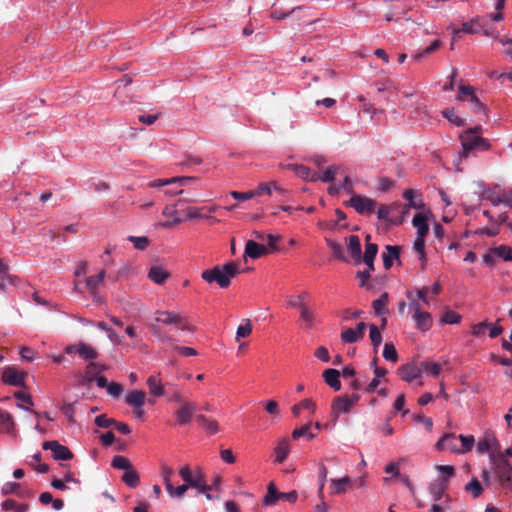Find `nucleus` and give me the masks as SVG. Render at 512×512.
<instances>
[{
  "instance_id": "nucleus-1",
  "label": "nucleus",
  "mask_w": 512,
  "mask_h": 512,
  "mask_svg": "<svg viewBox=\"0 0 512 512\" xmlns=\"http://www.w3.org/2000/svg\"><path fill=\"white\" fill-rule=\"evenodd\" d=\"M241 273L236 262H229L223 266H215L202 272V279L208 283L216 282L221 288L229 287L231 279Z\"/></svg>"
},
{
  "instance_id": "nucleus-2",
  "label": "nucleus",
  "mask_w": 512,
  "mask_h": 512,
  "mask_svg": "<svg viewBox=\"0 0 512 512\" xmlns=\"http://www.w3.org/2000/svg\"><path fill=\"white\" fill-rule=\"evenodd\" d=\"M479 197L481 200L489 201L493 206L503 204L512 208V188H501L500 185L485 187Z\"/></svg>"
},
{
  "instance_id": "nucleus-3",
  "label": "nucleus",
  "mask_w": 512,
  "mask_h": 512,
  "mask_svg": "<svg viewBox=\"0 0 512 512\" xmlns=\"http://www.w3.org/2000/svg\"><path fill=\"white\" fill-rule=\"evenodd\" d=\"M493 471L503 489L511 488L512 466L501 453H490Z\"/></svg>"
},
{
  "instance_id": "nucleus-4",
  "label": "nucleus",
  "mask_w": 512,
  "mask_h": 512,
  "mask_svg": "<svg viewBox=\"0 0 512 512\" xmlns=\"http://www.w3.org/2000/svg\"><path fill=\"white\" fill-rule=\"evenodd\" d=\"M179 475L189 487L196 488L199 493L206 494L207 498L211 499V495L208 493L211 490V486L207 485L205 476L200 469H197L193 474L189 466L186 465L180 469Z\"/></svg>"
},
{
  "instance_id": "nucleus-5",
  "label": "nucleus",
  "mask_w": 512,
  "mask_h": 512,
  "mask_svg": "<svg viewBox=\"0 0 512 512\" xmlns=\"http://www.w3.org/2000/svg\"><path fill=\"white\" fill-rule=\"evenodd\" d=\"M155 322L165 325H174L182 331L193 332L195 330L194 326H192L185 317L172 311L157 310Z\"/></svg>"
},
{
  "instance_id": "nucleus-6",
  "label": "nucleus",
  "mask_w": 512,
  "mask_h": 512,
  "mask_svg": "<svg viewBox=\"0 0 512 512\" xmlns=\"http://www.w3.org/2000/svg\"><path fill=\"white\" fill-rule=\"evenodd\" d=\"M461 144L463 148V156L467 157L468 153L474 149L489 150L490 143L477 135H473L471 131H466L461 136Z\"/></svg>"
},
{
  "instance_id": "nucleus-7",
  "label": "nucleus",
  "mask_w": 512,
  "mask_h": 512,
  "mask_svg": "<svg viewBox=\"0 0 512 512\" xmlns=\"http://www.w3.org/2000/svg\"><path fill=\"white\" fill-rule=\"evenodd\" d=\"M346 206L352 207L361 215H370L375 211L377 202L371 198L358 194H353L351 198L345 202Z\"/></svg>"
},
{
  "instance_id": "nucleus-8",
  "label": "nucleus",
  "mask_w": 512,
  "mask_h": 512,
  "mask_svg": "<svg viewBox=\"0 0 512 512\" xmlns=\"http://www.w3.org/2000/svg\"><path fill=\"white\" fill-rule=\"evenodd\" d=\"M27 372L16 369L15 367H5L2 372V381L5 384L15 387H25Z\"/></svg>"
},
{
  "instance_id": "nucleus-9",
  "label": "nucleus",
  "mask_w": 512,
  "mask_h": 512,
  "mask_svg": "<svg viewBox=\"0 0 512 512\" xmlns=\"http://www.w3.org/2000/svg\"><path fill=\"white\" fill-rule=\"evenodd\" d=\"M477 450L479 453H501V445L493 431H486L484 437L478 442Z\"/></svg>"
},
{
  "instance_id": "nucleus-10",
  "label": "nucleus",
  "mask_w": 512,
  "mask_h": 512,
  "mask_svg": "<svg viewBox=\"0 0 512 512\" xmlns=\"http://www.w3.org/2000/svg\"><path fill=\"white\" fill-rule=\"evenodd\" d=\"M42 448L44 450L52 451V456L55 460L68 461L73 458V453L70 451V449L55 440L45 441L42 444Z\"/></svg>"
},
{
  "instance_id": "nucleus-11",
  "label": "nucleus",
  "mask_w": 512,
  "mask_h": 512,
  "mask_svg": "<svg viewBox=\"0 0 512 512\" xmlns=\"http://www.w3.org/2000/svg\"><path fill=\"white\" fill-rule=\"evenodd\" d=\"M65 353L66 354L76 353L83 360H86V361H91L98 357L97 351L91 345L84 343V342L66 346Z\"/></svg>"
},
{
  "instance_id": "nucleus-12",
  "label": "nucleus",
  "mask_w": 512,
  "mask_h": 512,
  "mask_svg": "<svg viewBox=\"0 0 512 512\" xmlns=\"http://www.w3.org/2000/svg\"><path fill=\"white\" fill-rule=\"evenodd\" d=\"M287 305L290 308H298L300 310V319L305 322L306 328H311L314 324L315 313L309 309L304 303L296 302L294 296H289L287 299Z\"/></svg>"
},
{
  "instance_id": "nucleus-13",
  "label": "nucleus",
  "mask_w": 512,
  "mask_h": 512,
  "mask_svg": "<svg viewBox=\"0 0 512 512\" xmlns=\"http://www.w3.org/2000/svg\"><path fill=\"white\" fill-rule=\"evenodd\" d=\"M421 373L422 368H420V365L417 366L414 363H406L397 369V374L399 377L408 383L412 382L414 379L419 378Z\"/></svg>"
},
{
  "instance_id": "nucleus-14",
  "label": "nucleus",
  "mask_w": 512,
  "mask_h": 512,
  "mask_svg": "<svg viewBox=\"0 0 512 512\" xmlns=\"http://www.w3.org/2000/svg\"><path fill=\"white\" fill-rule=\"evenodd\" d=\"M195 411L196 405L193 402H183L180 408L175 412L177 424L183 426L190 423Z\"/></svg>"
},
{
  "instance_id": "nucleus-15",
  "label": "nucleus",
  "mask_w": 512,
  "mask_h": 512,
  "mask_svg": "<svg viewBox=\"0 0 512 512\" xmlns=\"http://www.w3.org/2000/svg\"><path fill=\"white\" fill-rule=\"evenodd\" d=\"M353 406L348 400V396H337L333 399L331 404V413L334 418H338L340 413H348Z\"/></svg>"
},
{
  "instance_id": "nucleus-16",
  "label": "nucleus",
  "mask_w": 512,
  "mask_h": 512,
  "mask_svg": "<svg viewBox=\"0 0 512 512\" xmlns=\"http://www.w3.org/2000/svg\"><path fill=\"white\" fill-rule=\"evenodd\" d=\"M449 482H447V479H438L430 483L429 485V493L431 494L433 500L435 502L441 501L442 498L445 499L446 489L448 488Z\"/></svg>"
},
{
  "instance_id": "nucleus-17",
  "label": "nucleus",
  "mask_w": 512,
  "mask_h": 512,
  "mask_svg": "<svg viewBox=\"0 0 512 512\" xmlns=\"http://www.w3.org/2000/svg\"><path fill=\"white\" fill-rule=\"evenodd\" d=\"M436 448L440 450H449L451 452L458 453L459 441L457 436L453 433L445 434L436 443Z\"/></svg>"
},
{
  "instance_id": "nucleus-18",
  "label": "nucleus",
  "mask_w": 512,
  "mask_h": 512,
  "mask_svg": "<svg viewBox=\"0 0 512 512\" xmlns=\"http://www.w3.org/2000/svg\"><path fill=\"white\" fill-rule=\"evenodd\" d=\"M196 180L195 177L189 176H177L170 179H157L148 183V187L150 188H158L162 186H171L174 184L184 185L186 182Z\"/></svg>"
},
{
  "instance_id": "nucleus-19",
  "label": "nucleus",
  "mask_w": 512,
  "mask_h": 512,
  "mask_svg": "<svg viewBox=\"0 0 512 512\" xmlns=\"http://www.w3.org/2000/svg\"><path fill=\"white\" fill-rule=\"evenodd\" d=\"M268 253L269 249L266 246L259 244L253 240H248L246 242L245 256H248L252 259H258L261 256L266 255Z\"/></svg>"
},
{
  "instance_id": "nucleus-20",
  "label": "nucleus",
  "mask_w": 512,
  "mask_h": 512,
  "mask_svg": "<svg viewBox=\"0 0 512 512\" xmlns=\"http://www.w3.org/2000/svg\"><path fill=\"white\" fill-rule=\"evenodd\" d=\"M147 386L151 395L155 397L165 396V385L162 384L160 374L151 375L147 379Z\"/></svg>"
},
{
  "instance_id": "nucleus-21",
  "label": "nucleus",
  "mask_w": 512,
  "mask_h": 512,
  "mask_svg": "<svg viewBox=\"0 0 512 512\" xmlns=\"http://www.w3.org/2000/svg\"><path fill=\"white\" fill-rule=\"evenodd\" d=\"M398 204H391V205H381L377 210V217L380 220L387 221L393 225H400L403 222L402 218H390V213L394 209L398 208Z\"/></svg>"
},
{
  "instance_id": "nucleus-22",
  "label": "nucleus",
  "mask_w": 512,
  "mask_h": 512,
  "mask_svg": "<svg viewBox=\"0 0 512 512\" xmlns=\"http://www.w3.org/2000/svg\"><path fill=\"white\" fill-rule=\"evenodd\" d=\"M162 214L166 217L172 218L171 220L165 221L161 224L164 228H172L183 221L182 218L178 217V211L176 205H167L164 207Z\"/></svg>"
},
{
  "instance_id": "nucleus-23",
  "label": "nucleus",
  "mask_w": 512,
  "mask_h": 512,
  "mask_svg": "<svg viewBox=\"0 0 512 512\" xmlns=\"http://www.w3.org/2000/svg\"><path fill=\"white\" fill-rule=\"evenodd\" d=\"M275 461L279 464L283 463L290 453V441L288 438H282L274 449Z\"/></svg>"
},
{
  "instance_id": "nucleus-24",
  "label": "nucleus",
  "mask_w": 512,
  "mask_h": 512,
  "mask_svg": "<svg viewBox=\"0 0 512 512\" xmlns=\"http://www.w3.org/2000/svg\"><path fill=\"white\" fill-rule=\"evenodd\" d=\"M146 393L142 390H134L126 395V403L133 408H143Z\"/></svg>"
},
{
  "instance_id": "nucleus-25",
  "label": "nucleus",
  "mask_w": 512,
  "mask_h": 512,
  "mask_svg": "<svg viewBox=\"0 0 512 512\" xmlns=\"http://www.w3.org/2000/svg\"><path fill=\"white\" fill-rule=\"evenodd\" d=\"M169 276V272L161 266H152L148 273V278L159 285L164 284Z\"/></svg>"
},
{
  "instance_id": "nucleus-26",
  "label": "nucleus",
  "mask_w": 512,
  "mask_h": 512,
  "mask_svg": "<svg viewBox=\"0 0 512 512\" xmlns=\"http://www.w3.org/2000/svg\"><path fill=\"white\" fill-rule=\"evenodd\" d=\"M340 372L336 369H326L323 372V378L327 385H329L335 391H339L341 389V382L339 380Z\"/></svg>"
},
{
  "instance_id": "nucleus-27",
  "label": "nucleus",
  "mask_w": 512,
  "mask_h": 512,
  "mask_svg": "<svg viewBox=\"0 0 512 512\" xmlns=\"http://www.w3.org/2000/svg\"><path fill=\"white\" fill-rule=\"evenodd\" d=\"M412 318L415 321L417 328L422 331H427L432 326V317L428 312L421 311L418 314H413Z\"/></svg>"
},
{
  "instance_id": "nucleus-28",
  "label": "nucleus",
  "mask_w": 512,
  "mask_h": 512,
  "mask_svg": "<svg viewBox=\"0 0 512 512\" xmlns=\"http://www.w3.org/2000/svg\"><path fill=\"white\" fill-rule=\"evenodd\" d=\"M386 249V252H384L382 254V258H383V264H384V267L385 269H390L393 265V260L394 259H398L399 258V255H400V247L399 246H392V245H387L385 247Z\"/></svg>"
},
{
  "instance_id": "nucleus-29",
  "label": "nucleus",
  "mask_w": 512,
  "mask_h": 512,
  "mask_svg": "<svg viewBox=\"0 0 512 512\" xmlns=\"http://www.w3.org/2000/svg\"><path fill=\"white\" fill-rule=\"evenodd\" d=\"M403 197L405 200L408 201V204L405 205L402 209V213L404 215H406L408 213L410 208L421 210L425 206L421 200H419V201L415 200L414 191L412 189H408V190L404 191Z\"/></svg>"
},
{
  "instance_id": "nucleus-30",
  "label": "nucleus",
  "mask_w": 512,
  "mask_h": 512,
  "mask_svg": "<svg viewBox=\"0 0 512 512\" xmlns=\"http://www.w3.org/2000/svg\"><path fill=\"white\" fill-rule=\"evenodd\" d=\"M347 240L348 250L350 251L352 258L356 263H359L362 255L359 237L357 235H350Z\"/></svg>"
},
{
  "instance_id": "nucleus-31",
  "label": "nucleus",
  "mask_w": 512,
  "mask_h": 512,
  "mask_svg": "<svg viewBox=\"0 0 512 512\" xmlns=\"http://www.w3.org/2000/svg\"><path fill=\"white\" fill-rule=\"evenodd\" d=\"M413 226L417 229V236L426 237L429 232L427 218L424 214L418 213L412 220Z\"/></svg>"
},
{
  "instance_id": "nucleus-32",
  "label": "nucleus",
  "mask_w": 512,
  "mask_h": 512,
  "mask_svg": "<svg viewBox=\"0 0 512 512\" xmlns=\"http://www.w3.org/2000/svg\"><path fill=\"white\" fill-rule=\"evenodd\" d=\"M106 272L105 270H102L99 272L98 275L90 276L86 278V287L91 293L92 296L95 295L97 289L99 288L100 284L103 282L105 278Z\"/></svg>"
},
{
  "instance_id": "nucleus-33",
  "label": "nucleus",
  "mask_w": 512,
  "mask_h": 512,
  "mask_svg": "<svg viewBox=\"0 0 512 512\" xmlns=\"http://www.w3.org/2000/svg\"><path fill=\"white\" fill-rule=\"evenodd\" d=\"M338 169V166H331L327 168L321 175L317 172L313 173V175H311L310 181L315 182L321 180L323 182H332L335 179V175Z\"/></svg>"
},
{
  "instance_id": "nucleus-34",
  "label": "nucleus",
  "mask_w": 512,
  "mask_h": 512,
  "mask_svg": "<svg viewBox=\"0 0 512 512\" xmlns=\"http://www.w3.org/2000/svg\"><path fill=\"white\" fill-rule=\"evenodd\" d=\"M197 422L210 434H216L219 426L216 420L209 419L202 414L196 416Z\"/></svg>"
},
{
  "instance_id": "nucleus-35",
  "label": "nucleus",
  "mask_w": 512,
  "mask_h": 512,
  "mask_svg": "<svg viewBox=\"0 0 512 512\" xmlns=\"http://www.w3.org/2000/svg\"><path fill=\"white\" fill-rule=\"evenodd\" d=\"M388 304V294L383 293L378 299L374 300L372 303V307L376 313V315L381 316L388 313L387 309Z\"/></svg>"
},
{
  "instance_id": "nucleus-36",
  "label": "nucleus",
  "mask_w": 512,
  "mask_h": 512,
  "mask_svg": "<svg viewBox=\"0 0 512 512\" xmlns=\"http://www.w3.org/2000/svg\"><path fill=\"white\" fill-rule=\"evenodd\" d=\"M312 423L308 422L305 425L295 428L292 431L293 439H299L300 437H306L308 440H312L316 437V434L311 431Z\"/></svg>"
},
{
  "instance_id": "nucleus-37",
  "label": "nucleus",
  "mask_w": 512,
  "mask_h": 512,
  "mask_svg": "<svg viewBox=\"0 0 512 512\" xmlns=\"http://www.w3.org/2000/svg\"><path fill=\"white\" fill-rule=\"evenodd\" d=\"M122 481L129 486L130 488H135L140 483V477L136 470L131 467L130 469L126 470L125 473L122 476Z\"/></svg>"
},
{
  "instance_id": "nucleus-38",
  "label": "nucleus",
  "mask_w": 512,
  "mask_h": 512,
  "mask_svg": "<svg viewBox=\"0 0 512 512\" xmlns=\"http://www.w3.org/2000/svg\"><path fill=\"white\" fill-rule=\"evenodd\" d=\"M478 28H482L481 17L477 16L472 18L470 21L463 22L461 31L467 34L478 33Z\"/></svg>"
},
{
  "instance_id": "nucleus-39",
  "label": "nucleus",
  "mask_w": 512,
  "mask_h": 512,
  "mask_svg": "<svg viewBox=\"0 0 512 512\" xmlns=\"http://www.w3.org/2000/svg\"><path fill=\"white\" fill-rule=\"evenodd\" d=\"M333 493L342 494L346 491L347 487L351 484V479L347 476L340 479H331Z\"/></svg>"
},
{
  "instance_id": "nucleus-40",
  "label": "nucleus",
  "mask_w": 512,
  "mask_h": 512,
  "mask_svg": "<svg viewBox=\"0 0 512 512\" xmlns=\"http://www.w3.org/2000/svg\"><path fill=\"white\" fill-rule=\"evenodd\" d=\"M413 248L419 254V260L422 263V269H424L426 263L425 237L416 236V239L413 243Z\"/></svg>"
},
{
  "instance_id": "nucleus-41",
  "label": "nucleus",
  "mask_w": 512,
  "mask_h": 512,
  "mask_svg": "<svg viewBox=\"0 0 512 512\" xmlns=\"http://www.w3.org/2000/svg\"><path fill=\"white\" fill-rule=\"evenodd\" d=\"M491 251L499 258H502L504 261H512V247L507 245H500L497 247H492Z\"/></svg>"
},
{
  "instance_id": "nucleus-42",
  "label": "nucleus",
  "mask_w": 512,
  "mask_h": 512,
  "mask_svg": "<svg viewBox=\"0 0 512 512\" xmlns=\"http://www.w3.org/2000/svg\"><path fill=\"white\" fill-rule=\"evenodd\" d=\"M369 330H370L369 337H370L371 343L373 345L375 353H377V349L382 342L381 332H380L379 328L374 324H371L369 326Z\"/></svg>"
},
{
  "instance_id": "nucleus-43",
  "label": "nucleus",
  "mask_w": 512,
  "mask_h": 512,
  "mask_svg": "<svg viewBox=\"0 0 512 512\" xmlns=\"http://www.w3.org/2000/svg\"><path fill=\"white\" fill-rule=\"evenodd\" d=\"M301 409H309L312 412H315L316 405L311 399H304L300 403L294 405L291 410L295 417H298L300 415Z\"/></svg>"
},
{
  "instance_id": "nucleus-44",
  "label": "nucleus",
  "mask_w": 512,
  "mask_h": 512,
  "mask_svg": "<svg viewBox=\"0 0 512 512\" xmlns=\"http://www.w3.org/2000/svg\"><path fill=\"white\" fill-rule=\"evenodd\" d=\"M457 438L459 441L458 453H465L472 449L474 442H475L473 436L459 435V436H457Z\"/></svg>"
},
{
  "instance_id": "nucleus-45",
  "label": "nucleus",
  "mask_w": 512,
  "mask_h": 512,
  "mask_svg": "<svg viewBox=\"0 0 512 512\" xmlns=\"http://www.w3.org/2000/svg\"><path fill=\"white\" fill-rule=\"evenodd\" d=\"M422 372H426L433 377H437L441 372V366L435 362L423 361L420 363Z\"/></svg>"
},
{
  "instance_id": "nucleus-46",
  "label": "nucleus",
  "mask_w": 512,
  "mask_h": 512,
  "mask_svg": "<svg viewBox=\"0 0 512 512\" xmlns=\"http://www.w3.org/2000/svg\"><path fill=\"white\" fill-rule=\"evenodd\" d=\"M272 190L278 191L280 193L283 192V189L278 187L275 183H262L260 184L257 189L253 190L254 193H256V196H260L262 194H271Z\"/></svg>"
},
{
  "instance_id": "nucleus-47",
  "label": "nucleus",
  "mask_w": 512,
  "mask_h": 512,
  "mask_svg": "<svg viewBox=\"0 0 512 512\" xmlns=\"http://www.w3.org/2000/svg\"><path fill=\"white\" fill-rule=\"evenodd\" d=\"M112 467L119 470H128L132 467L130 460L124 456H114L111 463Z\"/></svg>"
},
{
  "instance_id": "nucleus-48",
  "label": "nucleus",
  "mask_w": 512,
  "mask_h": 512,
  "mask_svg": "<svg viewBox=\"0 0 512 512\" xmlns=\"http://www.w3.org/2000/svg\"><path fill=\"white\" fill-rule=\"evenodd\" d=\"M383 357L387 361H391L393 363L398 360V353L393 345V343L386 342L383 349Z\"/></svg>"
},
{
  "instance_id": "nucleus-49",
  "label": "nucleus",
  "mask_w": 512,
  "mask_h": 512,
  "mask_svg": "<svg viewBox=\"0 0 512 512\" xmlns=\"http://www.w3.org/2000/svg\"><path fill=\"white\" fill-rule=\"evenodd\" d=\"M161 474H162L163 482L165 484L167 492H171L173 490V485L171 483L170 478L173 474V469L171 467H169L168 465L163 464L162 468H161Z\"/></svg>"
},
{
  "instance_id": "nucleus-50",
  "label": "nucleus",
  "mask_w": 512,
  "mask_h": 512,
  "mask_svg": "<svg viewBox=\"0 0 512 512\" xmlns=\"http://www.w3.org/2000/svg\"><path fill=\"white\" fill-rule=\"evenodd\" d=\"M327 245L332 249L334 258L347 262L348 259L345 257L343 248L340 244L330 240L326 239Z\"/></svg>"
},
{
  "instance_id": "nucleus-51",
  "label": "nucleus",
  "mask_w": 512,
  "mask_h": 512,
  "mask_svg": "<svg viewBox=\"0 0 512 512\" xmlns=\"http://www.w3.org/2000/svg\"><path fill=\"white\" fill-rule=\"evenodd\" d=\"M465 490L470 492L474 498L481 495L483 488L477 478H473L469 483L466 484Z\"/></svg>"
},
{
  "instance_id": "nucleus-52",
  "label": "nucleus",
  "mask_w": 512,
  "mask_h": 512,
  "mask_svg": "<svg viewBox=\"0 0 512 512\" xmlns=\"http://www.w3.org/2000/svg\"><path fill=\"white\" fill-rule=\"evenodd\" d=\"M281 492H278L277 489L275 488L274 484L273 483H270L269 484V487H268V492L264 498V504L265 505H272L274 504L277 500H279V494Z\"/></svg>"
},
{
  "instance_id": "nucleus-53",
  "label": "nucleus",
  "mask_w": 512,
  "mask_h": 512,
  "mask_svg": "<svg viewBox=\"0 0 512 512\" xmlns=\"http://www.w3.org/2000/svg\"><path fill=\"white\" fill-rule=\"evenodd\" d=\"M440 46H441V41L434 40L428 47L423 49L421 52L414 54L412 57L415 58L416 60H419V59L427 56L428 54L435 52L437 49H439Z\"/></svg>"
},
{
  "instance_id": "nucleus-54",
  "label": "nucleus",
  "mask_w": 512,
  "mask_h": 512,
  "mask_svg": "<svg viewBox=\"0 0 512 512\" xmlns=\"http://www.w3.org/2000/svg\"><path fill=\"white\" fill-rule=\"evenodd\" d=\"M475 95L474 88L470 85H460L457 100L468 101L471 96Z\"/></svg>"
},
{
  "instance_id": "nucleus-55",
  "label": "nucleus",
  "mask_w": 512,
  "mask_h": 512,
  "mask_svg": "<svg viewBox=\"0 0 512 512\" xmlns=\"http://www.w3.org/2000/svg\"><path fill=\"white\" fill-rule=\"evenodd\" d=\"M127 239L137 250H145L149 245V239L145 236H128Z\"/></svg>"
},
{
  "instance_id": "nucleus-56",
  "label": "nucleus",
  "mask_w": 512,
  "mask_h": 512,
  "mask_svg": "<svg viewBox=\"0 0 512 512\" xmlns=\"http://www.w3.org/2000/svg\"><path fill=\"white\" fill-rule=\"evenodd\" d=\"M442 115L456 126L460 127L464 125V119L460 118L455 114L454 109L447 108L442 111Z\"/></svg>"
},
{
  "instance_id": "nucleus-57",
  "label": "nucleus",
  "mask_w": 512,
  "mask_h": 512,
  "mask_svg": "<svg viewBox=\"0 0 512 512\" xmlns=\"http://www.w3.org/2000/svg\"><path fill=\"white\" fill-rule=\"evenodd\" d=\"M292 169L298 177L305 180H310L311 175L314 173L310 170L309 167L304 165H293Z\"/></svg>"
},
{
  "instance_id": "nucleus-58",
  "label": "nucleus",
  "mask_w": 512,
  "mask_h": 512,
  "mask_svg": "<svg viewBox=\"0 0 512 512\" xmlns=\"http://www.w3.org/2000/svg\"><path fill=\"white\" fill-rule=\"evenodd\" d=\"M108 369L107 365L90 362L87 365L86 373L89 377H97V373Z\"/></svg>"
},
{
  "instance_id": "nucleus-59",
  "label": "nucleus",
  "mask_w": 512,
  "mask_h": 512,
  "mask_svg": "<svg viewBox=\"0 0 512 512\" xmlns=\"http://www.w3.org/2000/svg\"><path fill=\"white\" fill-rule=\"evenodd\" d=\"M378 252V246L374 243H366L365 245V252L363 257L361 256V259L363 260H374Z\"/></svg>"
},
{
  "instance_id": "nucleus-60",
  "label": "nucleus",
  "mask_w": 512,
  "mask_h": 512,
  "mask_svg": "<svg viewBox=\"0 0 512 512\" xmlns=\"http://www.w3.org/2000/svg\"><path fill=\"white\" fill-rule=\"evenodd\" d=\"M0 425L7 431H10L14 426L11 414L6 411H0Z\"/></svg>"
},
{
  "instance_id": "nucleus-61",
  "label": "nucleus",
  "mask_w": 512,
  "mask_h": 512,
  "mask_svg": "<svg viewBox=\"0 0 512 512\" xmlns=\"http://www.w3.org/2000/svg\"><path fill=\"white\" fill-rule=\"evenodd\" d=\"M451 497L449 495L445 496V500L442 503L435 502L431 508L430 512H445L450 509Z\"/></svg>"
},
{
  "instance_id": "nucleus-62",
  "label": "nucleus",
  "mask_w": 512,
  "mask_h": 512,
  "mask_svg": "<svg viewBox=\"0 0 512 512\" xmlns=\"http://www.w3.org/2000/svg\"><path fill=\"white\" fill-rule=\"evenodd\" d=\"M340 337L344 343H355L360 339L352 328L344 330Z\"/></svg>"
},
{
  "instance_id": "nucleus-63",
  "label": "nucleus",
  "mask_w": 512,
  "mask_h": 512,
  "mask_svg": "<svg viewBox=\"0 0 512 512\" xmlns=\"http://www.w3.org/2000/svg\"><path fill=\"white\" fill-rule=\"evenodd\" d=\"M441 320L446 324H457L460 322L461 316L452 310H448L443 314Z\"/></svg>"
},
{
  "instance_id": "nucleus-64",
  "label": "nucleus",
  "mask_w": 512,
  "mask_h": 512,
  "mask_svg": "<svg viewBox=\"0 0 512 512\" xmlns=\"http://www.w3.org/2000/svg\"><path fill=\"white\" fill-rule=\"evenodd\" d=\"M94 423L100 428H109L112 425L114 426L116 420L108 418L105 414H101L95 418Z\"/></svg>"
}]
</instances>
